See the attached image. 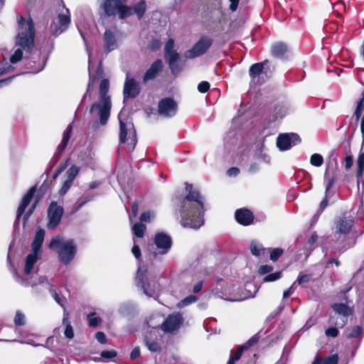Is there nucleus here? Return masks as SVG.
Segmentation results:
<instances>
[{"label": "nucleus", "mask_w": 364, "mask_h": 364, "mask_svg": "<svg viewBox=\"0 0 364 364\" xmlns=\"http://www.w3.org/2000/svg\"><path fill=\"white\" fill-rule=\"evenodd\" d=\"M198 300V297L193 295H189L180 301L177 304V307L179 309H182L185 306H187L194 302H196Z\"/></svg>", "instance_id": "nucleus-34"}, {"label": "nucleus", "mask_w": 364, "mask_h": 364, "mask_svg": "<svg viewBox=\"0 0 364 364\" xmlns=\"http://www.w3.org/2000/svg\"><path fill=\"white\" fill-rule=\"evenodd\" d=\"M287 51V45L282 42H278L273 44L271 48L272 55L277 58H282Z\"/></svg>", "instance_id": "nucleus-27"}, {"label": "nucleus", "mask_w": 364, "mask_h": 364, "mask_svg": "<svg viewBox=\"0 0 364 364\" xmlns=\"http://www.w3.org/2000/svg\"><path fill=\"white\" fill-rule=\"evenodd\" d=\"M144 343L147 348L151 352H160L161 347L158 342L155 341H151L147 336L144 338Z\"/></svg>", "instance_id": "nucleus-33"}, {"label": "nucleus", "mask_w": 364, "mask_h": 364, "mask_svg": "<svg viewBox=\"0 0 364 364\" xmlns=\"http://www.w3.org/2000/svg\"><path fill=\"white\" fill-rule=\"evenodd\" d=\"M338 161L337 155L334 150L330 152L329 161L326 164V169L324 174V179L326 181L325 198L322 200L319 206V211L322 212L328 205L327 197L330 194V190L337 179Z\"/></svg>", "instance_id": "nucleus-6"}, {"label": "nucleus", "mask_w": 364, "mask_h": 364, "mask_svg": "<svg viewBox=\"0 0 364 364\" xmlns=\"http://www.w3.org/2000/svg\"><path fill=\"white\" fill-rule=\"evenodd\" d=\"M63 326H65V336L69 339H73L74 338V331L73 326H71L70 322L68 320V314H64V317L63 318Z\"/></svg>", "instance_id": "nucleus-32"}, {"label": "nucleus", "mask_w": 364, "mask_h": 364, "mask_svg": "<svg viewBox=\"0 0 364 364\" xmlns=\"http://www.w3.org/2000/svg\"><path fill=\"white\" fill-rule=\"evenodd\" d=\"M51 296L55 299V301L63 308H65V305L66 303V299L65 297L61 296L60 294L58 293L55 287L52 284H48V287Z\"/></svg>", "instance_id": "nucleus-30"}, {"label": "nucleus", "mask_w": 364, "mask_h": 364, "mask_svg": "<svg viewBox=\"0 0 364 364\" xmlns=\"http://www.w3.org/2000/svg\"><path fill=\"white\" fill-rule=\"evenodd\" d=\"M38 203V200H36L33 204L31 205V206L29 208L25 215L23 216V224L25 225L31 216V215L33 213V210H35L36 205Z\"/></svg>", "instance_id": "nucleus-50"}, {"label": "nucleus", "mask_w": 364, "mask_h": 364, "mask_svg": "<svg viewBox=\"0 0 364 364\" xmlns=\"http://www.w3.org/2000/svg\"><path fill=\"white\" fill-rule=\"evenodd\" d=\"M140 348L139 347L136 346L131 352L130 358L132 360L136 359L140 356Z\"/></svg>", "instance_id": "nucleus-60"}, {"label": "nucleus", "mask_w": 364, "mask_h": 364, "mask_svg": "<svg viewBox=\"0 0 364 364\" xmlns=\"http://www.w3.org/2000/svg\"><path fill=\"white\" fill-rule=\"evenodd\" d=\"M152 214L150 212H144L140 216V220L141 222H150Z\"/></svg>", "instance_id": "nucleus-58"}, {"label": "nucleus", "mask_w": 364, "mask_h": 364, "mask_svg": "<svg viewBox=\"0 0 364 364\" xmlns=\"http://www.w3.org/2000/svg\"><path fill=\"white\" fill-rule=\"evenodd\" d=\"M213 43V41L208 36H203L193 46V47L186 52V57L193 58L204 54Z\"/></svg>", "instance_id": "nucleus-14"}, {"label": "nucleus", "mask_w": 364, "mask_h": 364, "mask_svg": "<svg viewBox=\"0 0 364 364\" xmlns=\"http://www.w3.org/2000/svg\"><path fill=\"white\" fill-rule=\"evenodd\" d=\"M63 212V208L58 205L55 201L50 203L48 208V229L53 230L60 223Z\"/></svg>", "instance_id": "nucleus-12"}, {"label": "nucleus", "mask_w": 364, "mask_h": 364, "mask_svg": "<svg viewBox=\"0 0 364 364\" xmlns=\"http://www.w3.org/2000/svg\"><path fill=\"white\" fill-rule=\"evenodd\" d=\"M105 48L107 51H111L117 48V43L115 35L110 30H106L104 33Z\"/></svg>", "instance_id": "nucleus-25"}, {"label": "nucleus", "mask_w": 364, "mask_h": 364, "mask_svg": "<svg viewBox=\"0 0 364 364\" xmlns=\"http://www.w3.org/2000/svg\"><path fill=\"white\" fill-rule=\"evenodd\" d=\"M210 89V83L207 81H202L198 85V90L201 93H205Z\"/></svg>", "instance_id": "nucleus-49"}, {"label": "nucleus", "mask_w": 364, "mask_h": 364, "mask_svg": "<svg viewBox=\"0 0 364 364\" xmlns=\"http://www.w3.org/2000/svg\"><path fill=\"white\" fill-rule=\"evenodd\" d=\"M132 252L136 259L141 256V250L138 245H134L132 247Z\"/></svg>", "instance_id": "nucleus-63"}, {"label": "nucleus", "mask_w": 364, "mask_h": 364, "mask_svg": "<svg viewBox=\"0 0 364 364\" xmlns=\"http://www.w3.org/2000/svg\"><path fill=\"white\" fill-rule=\"evenodd\" d=\"M154 244L158 250V252H153L154 256L158 254H166L171 249L172 245V240L170 236L164 232L157 233L154 237Z\"/></svg>", "instance_id": "nucleus-16"}, {"label": "nucleus", "mask_w": 364, "mask_h": 364, "mask_svg": "<svg viewBox=\"0 0 364 364\" xmlns=\"http://www.w3.org/2000/svg\"><path fill=\"white\" fill-rule=\"evenodd\" d=\"M310 163L312 166L319 167L323 163V156L319 154H314L311 156Z\"/></svg>", "instance_id": "nucleus-38"}, {"label": "nucleus", "mask_w": 364, "mask_h": 364, "mask_svg": "<svg viewBox=\"0 0 364 364\" xmlns=\"http://www.w3.org/2000/svg\"><path fill=\"white\" fill-rule=\"evenodd\" d=\"M245 350H247L245 346H241L233 356L234 360L236 361L239 360Z\"/></svg>", "instance_id": "nucleus-59"}, {"label": "nucleus", "mask_w": 364, "mask_h": 364, "mask_svg": "<svg viewBox=\"0 0 364 364\" xmlns=\"http://www.w3.org/2000/svg\"><path fill=\"white\" fill-rule=\"evenodd\" d=\"M300 141L301 139L297 134H280L277 139V146L280 151H287L298 144Z\"/></svg>", "instance_id": "nucleus-13"}, {"label": "nucleus", "mask_w": 364, "mask_h": 364, "mask_svg": "<svg viewBox=\"0 0 364 364\" xmlns=\"http://www.w3.org/2000/svg\"><path fill=\"white\" fill-rule=\"evenodd\" d=\"M18 26L21 31L16 36V46L20 48H17L10 58V62L13 64L21 60L23 57L21 49L29 52L34 46L36 33L33 20L30 17L26 19L21 16L18 19Z\"/></svg>", "instance_id": "nucleus-2"}, {"label": "nucleus", "mask_w": 364, "mask_h": 364, "mask_svg": "<svg viewBox=\"0 0 364 364\" xmlns=\"http://www.w3.org/2000/svg\"><path fill=\"white\" fill-rule=\"evenodd\" d=\"M36 186H33L28 191V192L23 197L21 202L17 209L16 219L15 223H19L21 215H23L26 208L28 207V205L31 203V201L36 193Z\"/></svg>", "instance_id": "nucleus-19"}, {"label": "nucleus", "mask_w": 364, "mask_h": 364, "mask_svg": "<svg viewBox=\"0 0 364 364\" xmlns=\"http://www.w3.org/2000/svg\"><path fill=\"white\" fill-rule=\"evenodd\" d=\"M25 316L20 311H17L14 318V323L16 326H22L24 324Z\"/></svg>", "instance_id": "nucleus-47"}, {"label": "nucleus", "mask_w": 364, "mask_h": 364, "mask_svg": "<svg viewBox=\"0 0 364 364\" xmlns=\"http://www.w3.org/2000/svg\"><path fill=\"white\" fill-rule=\"evenodd\" d=\"M132 9V14H135L139 19H141L146 10V3L145 0H141L135 4Z\"/></svg>", "instance_id": "nucleus-29"}, {"label": "nucleus", "mask_w": 364, "mask_h": 364, "mask_svg": "<svg viewBox=\"0 0 364 364\" xmlns=\"http://www.w3.org/2000/svg\"><path fill=\"white\" fill-rule=\"evenodd\" d=\"M188 193L181 200L178 210L181 224L184 228L198 229L203 225L202 210L204 208L203 198L198 191L193 190V185L186 183Z\"/></svg>", "instance_id": "nucleus-1"}, {"label": "nucleus", "mask_w": 364, "mask_h": 364, "mask_svg": "<svg viewBox=\"0 0 364 364\" xmlns=\"http://www.w3.org/2000/svg\"><path fill=\"white\" fill-rule=\"evenodd\" d=\"M70 23V11L65 9L64 12L59 14L58 17L52 21L50 27V32L55 36H58L67 30Z\"/></svg>", "instance_id": "nucleus-11"}, {"label": "nucleus", "mask_w": 364, "mask_h": 364, "mask_svg": "<svg viewBox=\"0 0 364 364\" xmlns=\"http://www.w3.org/2000/svg\"><path fill=\"white\" fill-rule=\"evenodd\" d=\"M183 322L182 315L178 312L174 313L165 319L161 325V329L164 332H173L178 330Z\"/></svg>", "instance_id": "nucleus-18"}, {"label": "nucleus", "mask_w": 364, "mask_h": 364, "mask_svg": "<svg viewBox=\"0 0 364 364\" xmlns=\"http://www.w3.org/2000/svg\"><path fill=\"white\" fill-rule=\"evenodd\" d=\"M363 109H364V95L362 94V97L360 100V101L358 102V103L356 106L355 112H354V115L355 116V118L357 120H358L360 119Z\"/></svg>", "instance_id": "nucleus-40"}, {"label": "nucleus", "mask_w": 364, "mask_h": 364, "mask_svg": "<svg viewBox=\"0 0 364 364\" xmlns=\"http://www.w3.org/2000/svg\"><path fill=\"white\" fill-rule=\"evenodd\" d=\"M240 173V169L237 167H232L230 168H229L227 171V174L232 177V176H236L239 174Z\"/></svg>", "instance_id": "nucleus-61"}, {"label": "nucleus", "mask_w": 364, "mask_h": 364, "mask_svg": "<svg viewBox=\"0 0 364 364\" xmlns=\"http://www.w3.org/2000/svg\"><path fill=\"white\" fill-rule=\"evenodd\" d=\"M119 146L126 144L127 148L133 151L136 144V134L132 122H123L120 116H119Z\"/></svg>", "instance_id": "nucleus-8"}, {"label": "nucleus", "mask_w": 364, "mask_h": 364, "mask_svg": "<svg viewBox=\"0 0 364 364\" xmlns=\"http://www.w3.org/2000/svg\"><path fill=\"white\" fill-rule=\"evenodd\" d=\"M311 278V274H299L294 282H296V285L298 284L302 287H306V284L310 282Z\"/></svg>", "instance_id": "nucleus-37"}, {"label": "nucleus", "mask_w": 364, "mask_h": 364, "mask_svg": "<svg viewBox=\"0 0 364 364\" xmlns=\"http://www.w3.org/2000/svg\"><path fill=\"white\" fill-rule=\"evenodd\" d=\"M146 226L141 223H136L132 227L134 235L138 237H142L144 235Z\"/></svg>", "instance_id": "nucleus-36"}, {"label": "nucleus", "mask_w": 364, "mask_h": 364, "mask_svg": "<svg viewBox=\"0 0 364 364\" xmlns=\"http://www.w3.org/2000/svg\"><path fill=\"white\" fill-rule=\"evenodd\" d=\"M353 159L352 156H347L345 158V167L346 169L350 168L353 166Z\"/></svg>", "instance_id": "nucleus-62"}, {"label": "nucleus", "mask_w": 364, "mask_h": 364, "mask_svg": "<svg viewBox=\"0 0 364 364\" xmlns=\"http://www.w3.org/2000/svg\"><path fill=\"white\" fill-rule=\"evenodd\" d=\"M284 251L282 248L273 249L270 252V259L276 262L283 254Z\"/></svg>", "instance_id": "nucleus-42"}, {"label": "nucleus", "mask_w": 364, "mask_h": 364, "mask_svg": "<svg viewBox=\"0 0 364 364\" xmlns=\"http://www.w3.org/2000/svg\"><path fill=\"white\" fill-rule=\"evenodd\" d=\"M177 110L178 105L176 102L171 97H165L159 102V114L165 117H173L176 114Z\"/></svg>", "instance_id": "nucleus-15"}, {"label": "nucleus", "mask_w": 364, "mask_h": 364, "mask_svg": "<svg viewBox=\"0 0 364 364\" xmlns=\"http://www.w3.org/2000/svg\"><path fill=\"white\" fill-rule=\"evenodd\" d=\"M174 40L170 38L164 46V58L173 75H176L183 70V65L178 63L180 58L178 53L173 49Z\"/></svg>", "instance_id": "nucleus-9"}, {"label": "nucleus", "mask_w": 364, "mask_h": 364, "mask_svg": "<svg viewBox=\"0 0 364 364\" xmlns=\"http://www.w3.org/2000/svg\"><path fill=\"white\" fill-rule=\"evenodd\" d=\"M48 247L58 252L60 262L64 264L70 262L77 252L76 245L73 240H65L60 236L53 237Z\"/></svg>", "instance_id": "nucleus-5"}, {"label": "nucleus", "mask_w": 364, "mask_h": 364, "mask_svg": "<svg viewBox=\"0 0 364 364\" xmlns=\"http://www.w3.org/2000/svg\"><path fill=\"white\" fill-rule=\"evenodd\" d=\"M273 269V267L270 265H267V264H265V265H262L259 267V269H258V272L259 274H266L270 272H272Z\"/></svg>", "instance_id": "nucleus-53"}, {"label": "nucleus", "mask_w": 364, "mask_h": 364, "mask_svg": "<svg viewBox=\"0 0 364 364\" xmlns=\"http://www.w3.org/2000/svg\"><path fill=\"white\" fill-rule=\"evenodd\" d=\"M268 60H265L261 63H257L252 65L249 70L250 76L252 78L258 77L263 71L264 65L267 63Z\"/></svg>", "instance_id": "nucleus-28"}, {"label": "nucleus", "mask_w": 364, "mask_h": 364, "mask_svg": "<svg viewBox=\"0 0 364 364\" xmlns=\"http://www.w3.org/2000/svg\"><path fill=\"white\" fill-rule=\"evenodd\" d=\"M358 176H361L364 171V152L360 154L358 158Z\"/></svg>", "instance_id": "nucleus-43"}, {"label": "nucleus", "mask_w": 364, "mask_h": 364, "mask_svg": "<svg viewBox=\"0 0 364 364\" xmlns=\"http://www.w3.org/2000/svg\"><path fill=\"white\" fill-rule=\"evenodd\" d=\"M163 69V62L161 59L156 60L146 70L144 77L143 82L146 83L148 81L154 80Z\"/></svg>", "instance_id": "nucleus-21"}, {"label": "nucleus", "mask_w": 364, "mask_h": 364, "mask_svg": "<svg viewBox=\"0 0 364 364\" xmlns=\"http://www.w3.org/2000/svg\"><path fill=\"white\" fill-rule=\"evenodd\" d=\"M295 289H296V282H294L292 284V285L288 289H287L286 291H284L283 299H286L288 296H289L290 295H291L294 293Z\"/></svg>", "instance_id": "nucleus-57"}, {"label": "nucleus", "mask_w": 364, "mask_h": 364, "mask_svg": "<svg viewBox=\"0 0 364 364\" xmlns=\"http://www.w3.org/2000/svg\"><path fill=\"white\" fill-rule=\"evenodd\" d=\"M258 339L259 337L257 336V335H255L242 346H245V348L247 349L252 345L255 344L258 341Z\"/></svg>", "instance_id": "nucleus-56"}, {"label": "nucleus", "mask_w": 364, "mask_h": 364, "mask_svg": "<svg viewBox=\"0 0 364 364\" xmlns=\"http://www.w3.org/2000/svg\"><path fill=\"white\" fill-rule=\"evenodd\" d=\"M235 218L236 221L242 225H249L254 220L252 213L246 208L237 210L235 213Z\"/></svg>", "instance_id": "nucleus-22"}, {"label": "nucleus", "mask_w": 364, "mask_h": 364, "mask_svg": "<svg viewBox=\"0 0 364 364\" xmlns=\"http://www.w3.org/2000/svg\"><path fill=\"white\" fill-rule=\"evenodd\" d=\"M338 356L337 354L332 355L327 358L323 364H338Z\"/></svg>", "instance_id": "nucleus-52"}, {"label": "nucleus", "mask_w": 364, "mask_h": 364, "mask_svg": "<svg viewBox=\"0 0 364 364\" xmlns=\"http://www.w3.org/2000/svg\"><path fill=\"white\" fill-rule=\"evenodd\" d=\"M362 332V329L359 326H354L350 333L348 334L347 338H357L358 337Z\"/></svg>", "instance_id": "nucleus-46"}, {"label": "nucleus", "mask_w": 364, "mask_h": 364, "mask_svg": "<svg viewBox=\"0 0 364 364\" xmlns=\"http://www.w3.org/2000/svg\"><path fill=\"white\" fill-rule=\"evenodd\" d=\"M338 331L336 328L335 327H331V328H328L326 331V335L328 337H333V338H335L338 336Z\"/></svg>", "instance_id": "nucleus-55"}, {"label": "nucleus", "mask_w": 364, "mask_h": 364, "mask_svg": "<svg viewBox=\"0 0 364 364\" xmlns=\"http://www.w3.org/2000/svg\"><path fill=\"white\" fill-rule=\"evenodd\" d=\"M208 275V272L206 269L201 270L195 275L194 280L196 281V283L193 287V292L194 294H197L201 290L203 285V282Z\"/></svg>", "instance_id": "nucleus-26"}, {"label": "nucleus", "mask_w": 364, "mask_h": 364, "mask_svg": "<svg viewBox=\"0 0 364 364\" xmlns=\"http://www.w3.org/2000/svg\"><path fill=\"white\" fill-rule=\"evenodd\" d=\"M281 277H282V272H277L272 273V274L267 275L263 279V282H274V281H276V280L280 279Z\"/></svg>", "instance_id": "nucleus-44"}, {"label": "nucleus", "mask_w": 364, "mask_h": 364, "mask_svg": "<svg viewBox=\"0 0 364 364\" xmlns=\"http://www.w3.org/2000/svg\"><path fill=\"white\" fill-rule=\"evenodd\" d=\"M147 269L144 267H139L136 273V284L143 289L144 293L149 296L156 294L157 284L154 282H149L147 277Z\"/></svg>", "instance_id": "nucleus-10"}, {"label": "nucleus", "mask_w": 364, "mask_h": 364, "mask_svg": "<svg viewBox=\"0 0 364 364\" xmlns=\"http://www.w3.org/2000/svg\"><path fill=\"white\" fill-rule=\"evenodd\" d=\"M251 253L255 256H259L262 252L264 251V249L262 247L261 245L252 242L250 245Z\"/></svg>", "instance_id": "nucleus-39"}, {"label": "nucleus", "mask_w": 364, "mask_h": 364, "mask_svg": "<svg viewBox=\"0 0 364 364\" xmlns=\"http://www.w3.org/2000/svg\"><path fill=\"white\" fill-rule=\"evenodd\" d=\"M353 220L347 218H340L336 223V234L346 235L350 232L353 225Z\"/></svg>", "instance_id": "nucleus-23"}, {"label": "nucleus", "mask_w": 364, "mask_h": 364, "mask_svg": "<svg viewBox=\"0 0 364 364\" xmlns=\"http://www.w3.org/2000/svg\"><path fill=\"white\" fill-rule=\"evenodd\" d=\"M92 196H85L79 198L77 202L75 204L73 208L72 213L77 212L80 208H81L86 203L92 200Z\"/></svg>", "instance_id": "nucleus-35"}, {"label": "nucleus", "mask_w": 364, "mask_h": 364, "mask_svg": "<svg viewBox=\"0 0 364 364\" xmlns=\"http://www.w3.org/2000/svg\"><path fill=\"white\" fill-rule=\"evenodd\" d=\"M80 171V168L77 166H72L67 171L66 175L68 179L74 181L75 176Z\"/></svg>", "instance_id": "nucleus-41"}, {"label": "nucleus", "mask_w": 364, "mask_h": 364, "mask_svg": "<svg viewBox=\"0 0 364 364\" xmlns=\"http://www.w3.org/2000/svg\"><path fill=\"white\" fill-rule=\"evenodd\" d=\"M73 181L67 178L64 181V183H63V184L62 186V188L60 189V193L62 194H65L70 189V188L71 187V186L73 184Z\"/></svg>", "instance_id": "nucleus-51"}, {"label": "nucleus", "mask_w": 364, "mask_h": 364, "mask_svg": "<svg viewBox=\"0 0 364 364\" xmlns=\"http://www.w3.org/2000/svg\"><path fill=\"white\" fill-rule=\"evenodd\" d=\"M73 129L72 124H70L66 129L64 131L63 134V139L61 143L58 146L55 155L52 159L53 164H55L58 161L60 154L65 150L70 138V132Z\"/></svg>", "instance_id": "nucleus-20"}, {"label": "nucleus", "mask_w": 364, "mask_h": 364, "mask_svg": "<svg viewBox=\"0 0 364 364\" xmlns=\"http://www.w3.org/2000/svg\"><path fill=\"white\" fill-rule=\"evenodd\" d=\"M230 2V10L232 12L235 11L237 9L240 0H229Z\"/></svg>", "instance_id": "nucleus-64"}, {"label": "nucleus", "mask_w": 364, "mask_h": 364, "mask_svg": "<svg viewBox=\"0 0 364 364\" xmlns=\"http://www.w3.org/2000/svg\"><path fill=\"white\" fill-rule=\"evenodd\" d=\"M117 353L115 350H103L101 353V357L105 359H111L115 358Z\"/></svg>", "instance_id": "nucleus-48"}, {"label": "nucleus", "mask_w": 364, "mask_h": 364, "mask_svg": "<svg viewBox=\"0 0 364 364\" xmlns=\"http://www.w3.org/2000/svg\"><path fill=\"white\" fill-rule=\"evenodd\" d=\"M95 338L97 341L102 344H105L107 341L105 334L101 331L96 333Z\"/></svg>", "instance_id": "nucleus-54"}, {"label": "nucleus", "mask_w": 364, "mask_h": 364, "mask_svg": "<svg viewBox=\"0 0 364 364\" xmlns=\"http://www.w3.org/2000/svg\"><path fill=\"white\" fill-rule=\"evenodd\" d=\"M140 92V86L136 80L133 77H129L127 75V77L124 84V102L128 99L135 98Z\"/></svg>", "instance_id": "nucleus-17"}, {"label": "nucleus", "mask_w": 364, "mask_h": 364, "mask_svg": "<svg viewBox=\"0 0 364 364\" xmlns=\"http://www.w3.org/2000/svg\"><path fill=\"white\" fill-rule=\"evenodd\" d=\"M212 291L219 296L223 299L229 291V287L225 280L223 279H218L215 282V287L212 289Z\"/></svg>", "instance_id": "nucleus-24"}, {"label": "nucleus", "mask_w": 364, "mask_h": 364, "mask_svg": "<svg viewBox=\"0 0 364 364\" xmlns=\"http://www.w3.org/2000/svg\"><path fill=\"white\" fill-rule=\"evenodd\" d=\"M124 0H104L102 9L107 16L118 15L120 19H124L132 15L131 6L124 4Z\"/></svg>", "instance_id": "nucleus-7"}, {"label": "nucleus", "mask_w": 364, "mask_h": 364, "mask_svg": "<svg viewBox=\"0 0 364 364\" xmlns=\"http://www.w3.org/2000/svg\"><path fill=\"white\" fill-rule=\"evenodd\" d=\"M46 232L43 229L38 228L31 244V252L26 257L23 272L25 276L21 277L17 271L13 268V277L14 279L23 286H34L37 283H32L29 279V274L33 269L34 264L41 258V251L44 240Z\"/></svg>", "instance_id": "nucleus-3"}, {"label": "nucleus", "mask_w": 364, "mask_h": 364, "mask_svg": "<svg viewBox=\"0 0 364 364\" xmlns=\"http://www.w3.org/2000/svg\"><path fill=\"white\" fill-rule=\"evenodd\" d=\"M333 310L338 314L347 316L351 314L350 307L346 304H334L331 306Z\"/></svg>", "instance_id": "nucleus-31"}, {"label": "nucleus", "mask_w": 364, "mask_h": 364, "mask_svg": "<svg viewBox=\"0 0 364 364\" xmlns=\"http://www.w3.org/2000/svg\"><path fill=\"white\" fill-rule=\"evenodd\" d=\"M87 319L89 321V325L92 327H96L101 321L100 318L95 316V313L90 314L87 316Z\"/></svg>", "instance_id": "nucleus-45"}, {"label": "nucleus", "mask_w": 364, "mask_h": 364, "mask_svg": "<svg viewBox=\"0 0 364 364\" xmlns=\"http://www.w3.org/2000/svg\"><path fill=\"white\" fill-rule=\"evenodd\" d=\"M109 89V80L103 79L100 84V100L97 102L92 104L90 108V114L93 117H98L100 121L95 120L92 124V129L97 130L99 124L105 126L110 116L112 107L111 97L107 95Z\"/></svg>", "instance_id": "nucleus-4"}]
</instances>
